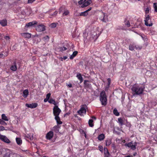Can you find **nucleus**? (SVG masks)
<instances>
[{"mask_svg": "<svg viewBox=\"0 0 157 157\" xmlns=\"http://www.w3.org/2000/svg\"><path fill=\"white\" fill-rule=\"evenodd\" d=\"M144 87L142 86H140L137 85H134L132 87V90L133 92H135L137 95H140L142 94L144 90Z\"/></svg>", "mask_w": 157, "mask_h": 157, "instance_id": "1", "label": "nucleus"}, {"mask_svg": "<svg viewBox=\"0 0 157 157\" xmlns=\"http://www.w3.org/2000/svg\"><path fill=\"white\" fill-rule=\"evenodd\" d=\"M100 100L102 105L105 106L107 104V95L105 92L103 90L100 94Z\"/></svg>", "mask_w": 157, "mask_h": 157, "instance_id": "2", "label": "nucleus"}, {"mask_svg": "<svg viewBox=\"0 0 157 157\" xmlns=\"http://www.w3.org/2000/svg\"><path fill=\"white\" fill-rule=\"evenodd\" d=\"M151 18L148 14H145L144 20L145 25L147 26H151L153 25Z\"/></svg>", "mask_w": 157, "mask_h": 157, "instance_id": "3", "label": "nucleus"}, {"mask_svg": "<svg viewBox=\"0 0 157 157\" xmlns=\"http://www.w3.org/2000/svg\"><path fill=\"white\" fill-rule=\"evenodd\" d=\"M92 2L91 0H80L78 2L79 5H81V7L82 8L86 7L90 4Z\"/></svg>", "mask_w": 157, "mask_h": 157, "instance_id": "4", "label": "nucleus"}, {"mask_svg": "<svg viewBox=\"0 0 157 157\" xmlns=\"http://www.w3.org/2000/svg\"><path fill=\"white\" fill-rule=\"evenodd\" d=\"M125 146H127L128 147L134 150L136 149V146H137V143L136 142L131 141L128 143H126Z\"/></svg>", "mask_w": 157, "mask_h": 157, "instance_id": "5", "label": "nucleus"}, {"mask_svg": "<svg viewBox=\"0 0 157 157\" xmlns=\"http://www.w3.org/2000/svg\"><path fill=\"white\" fill-rule=\"evenodd\" d=\"M61 112V110L58 107V106L55 105L54 106L53 109V113L55 117L59 116Z\"/></svg>", "mask_w": 157, "mask_h": 157, "instance_id": "6", "label": "nucleus"}, {"mask_svg": "<svg viewBox=\"0 0 157 157\" xmlns=\"http://www.w3.org/2000/svg\"><path fill=\"white\" fill-rule=\"evenodd\" d=\"M86 105H82L79 110L78 111V113L80 115H82L83 113L86 114Z\"/></svg>", "mask_w": 157, "mask_h": 157, "instance_id": "7", "label": "nucleus"}, {"mask_svg": "<svg viewBox=\"0 0 157 157\" xmlns=\"http://www.w3.org/2000/svg\"><path fill=\"white\" fill-rule=\"evenodd\" d=\"M45 29V26L42 24L38 25L36 27V30L39 32L43 31Z\"/></svg>", "mask_w": 157, "mask_h": 157, "instance_id": "8", "label": "nucleus"}, {"mask_svg": "<svg viewBox=\"0 0 157 157\" xmlns=\"http://www.w3.org/2000/svg\"><path fill=\"white\" fill-rule=\"evenodd\" d=\"M0 139L6 143L9 144L10 143V140L5 136L1 135L0 137Z\"/></svg>", "mask_w": 157, "mask_h": 157, "instance_id": "9", "label": "nucleus"}, {"mask_svg": "<svg viewBox=\"0 0 157 157\" xmlns=\"http://www.w3.org/2000/svg\"><path fill=\"white\" fill-rule=\"evenodd\" d=\"M25 106L28 108L31 109H34L36 108L38 106L37 103H33L32 104H28L26 103Z\"/></svg>", "mask_w": 157, "mask_h": 157, "instance_id": "10", "label": "nucleus"}, {"mask_svg": "<svg viewBox=\"0 0 157 157\" xmlns=\"http://www.w3.org/2000/svg\"><path fill=\"white\" fill-rule=\"evenodd\" d=\"M10 69L13 71H16L17 69V67L16 61L13 62L10 67Z\"/></svg>", "mask_w": 157, "mask_h": 157, "instance_id": "11", "label": "nucleus"}, {"mask_svg": "<svg viewBox=\"0 0 157 157\" xmlns=\"http://www.w3.org/2000/svg\"><path fill=\"white\" fill-rule=\"evenodd\" d=\"M54 135L53 132L52 131L48 132L46 135V138L47 140H50L53 137Z\"/></svg>", "mask_w": 157, "mask_h": 157, "instance_id": "12", "label": "nucleus"}, {"mask_svg": "<svg viewBox=\"0 0 157 157\" xmlns=\"http://www.w3.org/2000/svg\"><path fill=\"white\" fill-rule=\"evenodd\" d=\"M33 134L30 133L29 134H25L24 136L25 138V139L26 140L29 139L30 140H33Z\"/></svg>", "mask_w": 157, "mask_h": 157, "instance_id": "13", "label": "nucleus"}, {"mask_svg": "<svg viewBox=\"0 0 157 157\" xmlns=\"http://www.w3.org/2000/svg\"><path fill=\"white\" fill-rule=\"evenodd\" d=\"M90 82L88 80H85L84 82V84L85 88H90L91 87V84L87 82Z\"/></svg>", "mask_w": 157, "mask_h": 157, "instance_id": "14", "label": "nucleus"}, {"mask_svg": "<svg viewBox=\"0 0 157 157\" xmlns=\"http://www.w3.org/2000/svg\"><path fill=\"white\" fill-rule=\"evenodd\" d=\"M59 127H60L59 125H57L53 127L52 130L55 132L57 133L59 132Z\"/></svg>", "mask_w": 157, "mask_h": 157, "instance_id": "15", "label": "nucleus"}, {"mask_svg": "<svg viewBox=\"0 0 157 157\" xmlns=\"http://www.w3.org/2000/svg\"><path fill=\"white\" fill-rule=\"evenodd\" d=\"M55 119L56 121L57 125L61 124L62 122L60 121V118L59 116L55 117Z\"/></svg>", "mask_w": 157, "mask_h": 157, "instance_id": "16", "label": "nucleus"}, {"mask_svg": "<svg viewBox=\"0 0 157 157\" xmlns=\"http://www.w3.org/2000/svg\"><path fill=\"white\" fill-rule=\"evenodd\" d=\"M37 23V22L36 21H34L27 23L26 24V26L27 27H30L33 25H34L36 24Z\"/></svg>", "mask_w": 157, "mask_h": 157, "instance_id": "17", "label": "nucleus"}, {"mask_svg": "<svg viewBox=\"0 0 157 157\" xmlns=\"http://www.w3.org/2000/svg\"><path fill=\"white\" fill-rule=\"evenodd\" d=\"M0 24L3 26H5L7 25V21L6 19H3L0 21Z\"/></svg>", "mask_w": 157, "mask_h": 157, "instance_id": "18", "label": "nucleus"}, {"mask_svg": "<svg viewBox=\"0 0 157 157\" xmlns=\"http://www.w3.org/2000/svg\"><path fill=\"white\" fill-rule=\"evenodd\" d=\"M105 135L103 134H101L98 135V139L100 141H101L103 140L104 138H105Z\"/></svg>", "mask_w": 157, "mask_h": 157, "instance_id": "19", "label": "nucleus"}, {"mask_svg": "<svg viewBox=\"0 0 157 157\" xmlns=\"http://www.w3.org/2000/svg\"><path fill=\"white\" fill-rule=\"evenodd\" d=\"M76 77L78 78V79L79 80L80 83H82L83 81V78L81 74L80 73H78L76 75Z\"/></svg>", "mask_w": 157, "mask_h": 157, "instance_id": "20", "label": "nucleus"}, {"mask_svg": "<svg viewBox=\"0 0 157 157\" xmlns=\"http://www.w3.org/2000/svg\"><path fill=\"white\" fill-rule=\"evenodd\" d=\"M29 91L28 89H25L23 91V96L24 98H26L29 94Z\"/></svg>", "mask_w": 157, "mask_h": 157, "instance_id": "21", "label": "nucleus"}, {"mask_svg": "<svg viewBox=\"0 0 157 157\" xmlns=\"http://www.w3.org/2000/svg\"><path fill=\"white\" fill-rule=\"evenodd\" d=\"M21 35L23 36L28 38H29L31 37V34L28 33H21Z\"/></svg>", "mask_w": 157, "mask_h": 157, "instance_id": "22", "label": "nucleus"}, {"mask_svg": "<svg viewBox=\"0 0 157 157\" xmlns=\"http://www.w3.org/2000/svg\"><path fill=\"white\" fill-rule=\"evenodd\" d=\"M135 45L134 43L130 44L129 46V49L131 51H133L135 48Z\"/></svg>", "mask_w": 157, "mask_h": 157, "instance_id": "23", "label": "nucleus"}, {"mask_svg": "<svg viewBox=\"0 0 157 157\" xmlns=\"http://www.w3.org/2000/svg\"><path fill=\"white\" fill-rule=\"evenodd\" d=\"M78 52L77 51H75L73 52L72 54L70 57V59H72L73 58L77 55L78 54Z\"/></svg>", "mask_w": 157, "mask_h": 157, "instance_id": "24", "label": "nucleus"}, {"mask_svg": "<svg viewBox=\"0 0 157 157\" xmlns=\"http://www.w3.org/2000/svg\"><path fill=\"white\" fill-rule=\"evenodd\" d=\"M105 13H102V16L101 17H100V19L104 22H106L107 20L106 19H105Z\"/></svg>", "mask_w": 157, "mask_h": 157, "instance_id": "25", "label": "nucleus"}, {"mask_svg": "<svg viewBox=\"0 0 157 157\" xmlns=\"http://www.w3.org/2000/svg\"><path fill=\"white\" fill-rule=\"evenodd\" d=\"M16 140L17 144L19 145H20L22 143V140L20 138L17 137Z\"/></svg>", "mask_w": 157, "mask_h": 157, "instance_id": "26", "label": "nucleus"}, {"mask_svg": "<svg viewBox=\"0 0 157 157\" xmlns=\"http://www.w3.org/2000/svg\"><path fill=\"white\" fill-rule=\"evenodd\" d=\"M118 122L119 123V125L121 126H122L124 124V123L123 122V118L120 117L118 119Z\"/></svg>", "mask_w": 157, "mask_h": 157, "instance_id": "27", "label": "nucleus"}, {"mask_svg": "<svg viewBox=\"0 0 157 157\" xmlns=\"http://www.w3.org/2000/svg\"><path fill=\"white\" fill-rule=\"evenodd\" d=\"M93 119H90L88 121L89 125L91 127H92L94 126V124L93 123Z\"/></svg>", "mask_w": 157, "mask_h": 157, "instance_id": "28", "label": "nucleus"}, {"mask_svg": "<svg viewBox=\"0 0 157 157\" xmlns=\"http://www.w3.org/2000/svg\"><path fill=\"white\" fill-rule=\"evenodd\" d=\"M88 14V13H87L86 11L79 13V16H87Z\"/></svg>", "mask_w": 157, "mask_h": 157, "instance_id": "29", "label": "nucleus"}, {"mask_svg": "<svg viewBox=\"0 0 157 157\" xmlns=\"http://www.w3.org/2000/svg\"><path fill=\"white\" fill-rule=\"evenodd\" d=\"M48 101L50 103L54 105H56V102L55 100L54 99H53L52 98H51L50 99H49Z\"/></svg>", "mask_w": 157, "mask_h": 157, "instance_id": "30", "label": "nucleus"}, {"mask_svg": "<svg viewBox=\"0 0 157 157\" xmlns=\"http://www.w3.org/2000/svg\"><path fill=\"white\" fill-rule=\"evenodd\" d=\"M2 120H3L4 121H8V119L7 118V117L4 114H2Z\"/></svg>", "mask_w": 157, "mask_h": 157, "instance_id": "31", "label": "nucleus"}, {"mask_svg": "<svg viewBox=\"0 0 157 157\" xmlns=\"http://www.w3.org/2000/svg\"><path fill=\"white\" fill-rule=\"evenodd\" d=\"M113 113L116 116H118L119 115V113L118 112L116 108H115L113 111Z\"/></svg>", "mask_w": 157, "mask_h": 157, "instance_id": "32", "label": "nucleus"}, {"mask_svg": "<svg viewBox=\"0 0 157 157\" xmlns=\"http://www.w3.org/2000/svg\"><path fill=\"white\" fill-rule=\"evenodd\" d=\"M106 146H109L111 144V141L109 139H108L106 140Z\"/></svg>", "mask_w": 157, "mask_h": 157, "instance_id": "33", "label": "nucleus"}, {"mask_svg": "<svg viewBox=\"0 0 157 157\" xmlns=\"http://www.w3.org/2000/svg\"><path fill=\"white\" fill-rule=\"evenodd\" d=\"M150 9V8L149 7H147L145 9V13L146 14H147L149 13Z\"/></svg>", "mask_w": 157, "mask_h": 157, "instance_id": "34", "label": "nucleus"}, {"mask_svg": "<svg viewBox=\"0 0 157 157\" xmlns=\"http://www.w3.org/2000/svg\"><path fill=\"white\" fill-rule=\"evenodd\" d=\"M4 38L7 41L9 42L10 41V38L9 36H4Z\"/></svg>", "mask_w": 157, "mask_h": 157, "instance_id": "35", "label": "nucleus"}, {"mask_svg": "<svg viewBox=\"0 0 157 157\" xmlns=\"http://www.w3.org/2000/svg\"><path fill=\"white\" fill-rule=\"evenodd\" d=\"M154 7L155 9V11L157 12V3H154L153 4Z\"/></svg>", "mask_w": 157, "mask_h": 157, "instance_id": "36", "label": "nucleus"}, {"mask_svg": "<svg viewBox=\"0 0 157 157\" xmlns=\"http://www.w3.org/2000/svg\"><path fill=\"white\" fill-rule=\"evenodd\" d=\"M59 50L60 51H61L62 52L66 50L67 49V48H65V47H60L59 48Z\"/></svg>", "mask_w": 157, "mask_h": 157, "instance_id": "37", "label": "nucleus"}, {"mask_svg": "<svg viewBox=\"0 0 157 157\" xmlns=\"http://www.w3.org/2000/svg\"><path fill=\"white\" fill-rule=\"evenodd\" d=\"M43 39L45 40H46L48 41L49 40V37L48 36H45L43 37Z\"/></svg>", "mask_w": 157, "mask_h": 157, "instance_id": "38", "label": "nucleus"}, {"mask_svg": "<svg viewBox=\"0 0 157 157\" xmlns=\"http://www.w3.org/2000/svg\"><path fill=\"white\" fill-rule=\"evenodd\" d=\"M108 82L107 83V85L108 86H110L111 83V79L110 78H108L107 79Z\"/></svg>", "mask_w": 157, "mask_h": 157, "instance_id": "39", "label": "nucleus"}, {"mask_svg": "<svg viewBox=\"0 0 157 157\" xmlns=\"http://www.w3.org/2000/svg\"><path fill=\"white\" fill-rule=\"evenodd\" d=\"M69 13V11L68 10H67L64 11V12L63 14V16H66L68 15Z\"/></svg>", "mask_w": 157, "mask_h": 157, "instance_id": "40", "label": "nucleus"}, {"mask_svg": "<svg viewBox=\"0 0 157 157\" xmlns=\"http://www.w3.org/2000/svg\"><path fill=\"white\" fill-rule=\"evenodd\" d=\"M125 25L127 26V27H129L130 26V24L129 21H127L125 23Z\"/></svg>", "mask_w": 157, "mask_h": 157, "instance_id": "41", "label": "nucleus"}, {"mask_svg": "<svg viewBox=\"0 0 157 157\" xmlns=\"http://www.w3.org/2000/svg\"><path fill=\"white\" fill-rule=\"evenodd\" d=\"M98 149L101 152H102L103 150V147L102 146L100 145L98 147Z\"/></svg>", "mask_w": 157, "mask_h": 157, "instance_id": "42", "label": "nucleus"}, {"mask_svg": "<svg viewBox=\"0 0 157 157\" xmlns=\"http://www.w3.org/2000/svg\"><path fill=\"white\" fill-rule=\"evenodd\" d=\"M105 157H109L110 155V154L109 152H108L107 154H106V152H104Z\"/></svg>", "mask_w": 157, "mask_h": 157, "instance_id": "43", "label": "nucleus"}, {"mask_svg": "<svg viewBox=\"0 0 157 157\" xmlns=\"http://www.w3.org/2000/svg\"><path fill=\"white\" fill-rule=\"evenodd\" d=\"M67 56H64L63 57H60L59 58V59H60V60H61V61H63V60H65L66 59H67Z\"/></svg>", "mask_w": 157, "mask_h": 157, "instance_id": "44", "label": "nucleus"}, {"mask_svg": "<svg viewBox=\"0 0 157 157\" xmlns=\"http://www.w3.org/2000/svg\"><path fill=\"white\" fill-rule=\"evenodd\" d=\"M51 94L50 93H49L48 94L46 95V98L49 100L51 96Z\"/></svg>", "mask_w": 157, "mask_h": 157, "instance_id": "45", "label": "nucleus"}, {"mask_svg": "<svg viewBox=\"0 0 157 157\" xmlns=\"http://www.w3.org/2000/svg\"><path fill=\"white\" fill-rule=\"evenodd\" d=\"M0 124H2V125H6L7 124L4 121H3L2 120V121L0 122Z\"/></svg>", "mask_w": 157, "mask_h": 157, "instance_id": "46", "label": "nucleus"}, {"mask_svg": "<svg viewBox=\"0 0 157 157\" xmlns=\"http://www.w3.org/2000/svg\"><path fill=\"white\" fill-rule=\"evenodd\" d=\"M51 26L52 28H55L56 27V24L55 23H52L51 24Z\"/></svg>", "mask_w": 157, "mask_h": 157, "instance_id": "47", "label": "nucleus"}, {"mask_svg": "<svg viewBox=\"0 0 157 157\" xmlns=\"http://www.w3.org/2000/svg\"><path fill=\"white\" fill-rule=\"evenodd\" d=\"M64 8H65V7L64 6H63L61 7H60L59 9L60 13V12H61L63 10V9H64Z\"/></svg>", "mask_w": 157, "mask_h": 157, "instance_id": "48", "label": "nucleus"}, {"mask_svg": "<svg viewBox=\"0 0 157 157\" xmlns=\"http://www.w3.org/2000/svg\"><path fill=\"white\" fill-rule=\"evenodd\" d=\"M5 57V56L3 54H0V58H4Z\"/></svg>", "mask_w": 157, "mask_h": 157, "instance_id": "49", "label": "nucleus"}, {"mask_svg": "<svg viewBox=\"0 0 157 157\" xmlns=\"http://www.w3.org/2000/svg\"><path fill=\"white\" fill-rule=\"evenodd\" d=\"M4 128L3 126H0V131H3L5 129Z\"/></svg>", "mask_w": 157, "mask_h": 157, "instance_id": "50", "label": "nucleus"}, {"mask_svg": "<svg viewBox=\"0 0 157 157\" xmlns=\"http://www.w3.org/2000/svg\"><path fill=\"white\" fill-rule=\"evenodd\" d=\"M110 86H108V85H106V86L105 88V91H107L108 90V89H109Z\"/></svg>", "mask_w": 157, "mask_h": 157, "instance_id": "51", "label": "nucleus"}, {"mask_svg": "<svg viewBox=\"0 0 157 157\" xmlns=\"http://www.w3.org/2000/svg\"><path fill=\"white\" fill-rule=\"evenodd\" d=\"M91 9H92V8L90 7L87 10H86V11L87 13H88V12L90 11L91 10Z\"/></svg>", "mask_w": 157, "mask_h": 157, "instance_id": "52", "label": "nucleus"}, {"mask_svg": "<svg viewBox=\"0 0 157 157\" xmlns=\"http://www.w3.org/2000/svg\"><path fill=\"white\" fill-rule=\"evenodd\" d=\"M91 9H92V8L90 7L87 10H86V11L87 13H88V12L90 11L91 10Z\"/></svg>", "mask_w": 157, "mask_h": 157, "instance_id": "53", "label": "nucleus"}, {"mask_svg": "<svg viewBox=\"0 0 157 157\" xmlns=\"http://www.w3.org/2000/svg\"><path fill=\"white\" fill-rule=\"evenodd\" d=\"M91 118L92 119H94V120H96V117H95L94 116H92Z\"/></svg>", "mask_w": 157, "mask_h": 157, "instance_id": "54", "label": "nucleus"}, {"mask_svg": "<svg viewBox=\"0 0 157 157\" xmlns=\"http://www.w3.org/2000/svg\"><path fill=\"white\" fill-rule=\"evenodd\" d=\"M57 13V12L56 11H55L52 14V15H55Z\"/></svg>", "mask_w": 157, "mask_h": 157, "instance_id": "55", "label": "nucleus"}, {"mask_svg": "<svg viewBox=\"0 0 157 157\" xmlns=\"http://www.w3.org/2000/svg\"><path fill=\"white\" fill-rule=\"evenodd\" d=\"M48 101V99L46 98L44 100V101L45 102H47Z\"/></svg>", "mask_w": 157, "mask_h": 157, "instance_id": "56", "label": "nucleus"}, {"mask_svg": "<svg viewBox=\"0 0 157 157\" xmlns=\"http://www.w3.org/2000/svg\"><path fill=\"white\" fill-rule=\"evenodd\" d=\"M124 157H133V156L132 155H127L126 156H124Z\"/></svg>", "mask_w": 157, "mask_h": 157, "instance_id": "57", "label": "nucleus"}, {"mask_svg": "<svg viewBox=\"0 0 157 157\" xmlns=\"http://www.w3.org/2000/svg\"><path fill=\"white\" fill-rule=\"evenodd\" d=\"M106 149H107V148H106L105 147H104V152H106Z\"/></svg>", "mask_w": 157, "mask_h": 157, "instance_id": "58", "label": "nucleus"}, {"mask_svg": "<svg viewBox=\"0 0 157 157\" xmlns=\"http://www.w3.org/2000/svg\"><path fill=\"white\" fill-rule=\"evenodd\" d=\"M72 87V84L71 83H69V88Z\"/></svg>", "mask_w": 157, "mask_h": 157, "instance_id": "59", "label": "nucleus"}, {"mask_svg": "<svg viewBox=\"0 0 157 157\" xmlns=\"http://www.w3.org/2000/svg\"><path fill=\"white\" fill-rule=\"evenodd\" d=\"M108 152H109L108 151V149H106V154H107Z\"/></svg>", "mask_w": 157, "mask_h": 157, "instance_id": "60", "label": "nucleus"}, {"mask_svg": "<svg viewBox=\"0 0 157 157\" xmlns=\"http://www.w3.org/2000/svg\"><path fill=\"white\" fill-rule=\"evenodd\" d=\"M75 35H72V37L73 38H74L75 37Z\"/></svg>", "mask_w": 157, "mask_h": 157, "instance_id": "61", "label": "nucleus"}, {"mask_svg": "<svg viewBox=\"0 0 157 157\" xmlns=\"http://www.w3.org/2000/svg\"><path fill=\"white\" fill-rule=\"evenodd\" d=\"M67 87H69V84H67Z\"/></svg>", "mask_w": 157, "mask_h": 157, "instance_id": "62", "label": "nucleus"}, {"mask_svg": "<svg viewBox=\"0 0 157 157\" xmlns=\"http://www.w3.org/2000/svg\"><path fill=\"white\" fill-rule=\"evenodd\" d=\"M126 21V20L125 19V21H124V22H125Z\"/></svg>", "mask_w": 157, "mask_h": 157, "instance_id": "63", "label": "nucleus"}, {"mask_svg": "<svg viewBox=\"0 0 157 157\" xmlns=\"http://www.w3.org/2000/svg\"><path fill=\"white\" fill-rule=\"evenodd\" d=\"M138 1H140V0H138Z\"/></svg>", "mask_w": 157, "mask_h": 157, "instance_id": "64", "label": "nucleus"}]
</instances>
